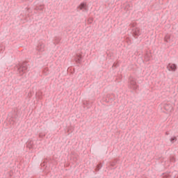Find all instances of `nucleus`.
I'll use <instances>...</instances> for the list:
<instances>
[{"mask_svg": "<svg viewBox=\"0 0 178 178\" xmlns=\"http://www.w3.org/2000/svg\"><path fill=\"white\" fill-rule=\"evenodd\" d=\"M167 69L168 72H176L177 70V65L170 63L167 65Z\"/></svg>", "mask_w": 178, "mask_h": 178, "instance_id": "1", "label": "nucleus"}, {"mask_svg": "<svg viewBox=\"0 0 178 178\" xmlns=\"http://www.w3.org/2000/svg\"><path fill=\"white\" fill-rule=\"evenodd\" d=\"M78 9H79V10H83V9H87V3H81L78 6Z\"/></svg>", "mask_w": 178, "mask_h": 178, "instance_id": "2", "label": "nucleus"}, {"mask_svg": "<svg viewBox=\"0 0 178 178\" xmlns=\"http://www.w3.org/2000/svg\"><path fill=\"white\" fill-rule=\"evenodd\" d=\"M81 58H83V55H81V54H76V62H80L81 60Z\"/></svg>", "mask_w": 178, "mask_h": 178, "instance_id": "3", "label": "nucleus"}, {"mask_svg": "<svg viewBox=\"0 0 178 178\" xmlns=\"http://www.w3.org/2000/svg\"><path fill=\"white\" fill-rule=\"evenodd\" d=\"M170 141L171 144H175V143H176V141H177V138H176V136H172L170 138Z\"/></svg>", "mask_w": 178, "mask_h": 178, "instance_id": "4", "label": "nucleus"}, {"mask_svg": "<svg viewBox=\"0 0 178 178\" xmlns=\"http://www.w3.org/2000/svg\"><path fill=\"white\" fill-rule=\"evenodd\" d=\"M170 108H171L170 104H165V105H164V109H165V111H166L167 112H169V111H170Z\"/></svg>", "mask_w": 178, "mask_h": 178, "instance_id": "5", "label": "nucleus"}, {"mask_svg": "<svg viewBox=\"0 0 178 178\" xmlns=\"http://www.w3.org/2000/svg\"><path fill=\"white\" fill-rule=\"evenodd\" d=\"M134 35H137V36L140 35V29L138 28L135 29L134 31Z\"/></svg>", "mask_w": 178, "mask_h": 178, "instance_id": "6", "label": "nucleus"}, {"mask_svg": "<svg viewBox=\"0 0 178 178\" xmlns=\"http://www.w3.org/2000/svg\"><path fill=\"white\" fill-rule=\"evenodd\" d=\"M131 84H132L133 86H134V84H136V82H131Z\"/></svg>", "mask_w": 178, "mask_h": 178, "instance_id": "7", "label": "nucleus"}, {"mask_svg": "<svg viewBox=\"0 0 178 178\" xmlns=\"http://www.w3.org/2000/svg\"><path fill=\"white\" fill-rule=\"evenodd\" d=\"M39 51H42V49H39Z\"/></svg>", "mask_w": 178, "mask_h": 178, "instance_id": "8", "label": "nucleus"}, {"mask_svg": "<svg viewBox=\"0 0 178 178\" xmlns=\"http://www.w3.org/2000/svg\"><path fill=\"white\" fill-rule=\"evenodd\" d=\"M42 49H43V48H44V46H42Z\"/></svg>", "mask_w": 178, "mask_h": 178, "instance_id": "9", "label": "nucleus"}]
</instances>
